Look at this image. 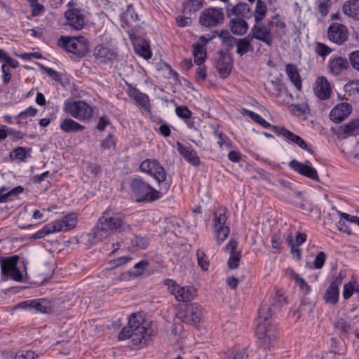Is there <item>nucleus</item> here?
<instances>
[{"instance_id":"obj_1","label":"nucleus","mask_w":359,"mask_h":359,"mask_svg":"<svg viewBox=\"0 0 359 359\" xmlns=\"http://www.w3.org/2000/svg\"><path fill=\"white\" fill-rule=\"evenodd\" d=\"M95 228V236L100 238L107 237L116 231L130 230V225L123 222V215L114 208L109 206L99 218Z\"/></svg>"},{"instance_id":"obj_2","label":"nucleus","mask_w":359,"mask_h":359,"mask_svg":"<svg viewBox=\"0 0 359 359\" xmlns=\"http://www.w3.org/2000/svg\"><path fill=\"white\" fill-rule=\"evenodd\" d=\"M271 316V309L266 305L258 310L255 334L259 343L264 347L271 346L278 334L276 325L272 323Z\"/></svg>"},{"instance_id":"obj_3","label":"nucleus","mask_w":359,"mask_h":359,"mask_svg":"<svg viewBox=\"0 0 359 359\" xmlns=\"http://www.w3.org/2000/svg\"><path fill=\"white\" fill-rule=\"evenodd\" d=\"M129 189L137 202H151L161 197V192L153 188L141 177L133 178L129 183Z\"/></svg>"},{"instance_id":"obj_4","label":"nucleus","mask_w":359,"mask_h":359,"mask_svg":"<svg viewBox=\"0 0 359 359\" xmlns=\"http://www.w3.org/2000/svg\"><path fill=\"white\" fill-rule=\"evenodd\" d=\"M128 325L133 330V342L136 346L145 344L152 330L150 322L144 319L140 313H133L128 319Z\"/></svg>"},{"instance_id":"obj_5","label":"nucleus","mask_w":359,"mask_h":359,"mask_svg":"<svg viewBox=\"0 0 359 359\" xmlns=\"http://www.w3.org/2000/svg\"><path fill=\"white\" fill-rule=\"evenodd\" d=\"M259 125L265 129H272L277 135L282 136L288 144L297 145L311 154L314 153L311 145L308 144L304 140L292 131L286 129L285 127L272 126L264 118Z\"/></svg>"},{"instance_id":"obj_6","label":"nucleus","mask_w":359,"mask_h":359,"mask_svg":"<svg viewBox=\"0 0 359 359\" xmlns=\"http://www.w3.org/2000/svg\"><path fill=\"white\" fill-rule=\"evenodd\" d=\"M228 218L229 212L225 207H219L213 212V228L218 245L222 243L230 233V228L226 224Z\"/></svg>"},{"instance_id":"obj_7","label":"nucleus","mask_w":359,"mask_h":359,"mask_svg":"<svg viewBox=\"0 0 359 359\" xmlns=\"http://www.w3.org/2000/svg\"><path fill=\"white\" fill-rule=\"evenodd\" d=\"M63 46L67 52L72 54L74 59H80L84 57L89 50V44L86 37L79 36L76 37H61Z\"/></svg>"},{"instance_id":"obj_8","label":"nucleus","mask_w":359,"mask_h":359,"mask_svg":"<svg viewBox=\"0 0 359 359\" xmlns=\"http://www.w3.org/2000/svg\"><path fill=\"white\" fill-rule=\"evenodd\" d=\"M64 110L79 121L89 120L93 115V108L83 100H67Z\"/></svg>"},{"instance_id":"obj_9","label":"nucleus","mask_w":359,"mask_h":359,"mask_svg":"<svg viewBox=\"0 0 359 359\" xmlns=\"http://www.w3.org/2000/svg\"><path fill=\"white\" fill-rule=\"evenodd\" d=\"M163 283L177 302H190L196 296V290L192 286H180L176 281L169 278L165 279Z\"/></svg>"},{"instance_id":"obj_10","label":"nucleus","mask_w":359,"mask_h":359,"mask_svg":"<svg viewBox=\"0 0 359 359\" xmlns=\"http://www.w3.org/2000/svg\"><path fill=\"white\" fill-rule=\"evenodd\" d=\"M140 170L155 179L160 185L167 178V172L163 166L155 158H147L140 165Z\"/></svg>"},{"instance_id":"obj_11","label":"nucleus","mask_w":359,"mask_h":359,"mask_svg":"<svg viewBox=\"0 0 359 359\" xmlns=\"http://www.w3.org/2000/svg\"><path fill=\"white\" fill-rule=\"evenodd\" d=\"M224 13L222 8L210 7L200 14L199 23L205 27H215L224 22Z\"/></svg>"},{"instance_id":"obj_12","label":"nucleus","mask_w":359,"mask_h":359,"mask_svg":"<svg viewBox=\"0 0 359 359\" xmlns=\"http://www.w3.org/2000/svg\"><path fill=\"white\" fill-rule=\"evenodd\" d=\"M204 310L198 303L187 304L185 309L179 313V318L183 323L197 325L203 318Z\"/></svg>"},{"instance_id":"obj_13","label":"nucleus","mask_w":359,"mask_h":359,"mask_svg":"<svg viewBox=\"0 0 359 359\" xmlns=\"http://www.w3.org/2000/svg\"><path fill=\"white\" fill-rule=\"evenodd\" d=\"M74 4L73 0L67 3V6L69 9L65 13V17L67 25L75 30H81L85 23V16L81 9L74 8Z\"/></svg>"},{"instance_id":"obj_14","label":"nucleus","mask_w":359,"mask_h":359,"mask_svg":"<svg viewBox=\"0 0 359 359\" xmlns=\"http://www.w3.org/2000/svg\"><path fill=\"white\" fill-rule=\"evenodd\" d=\"M248 35L252 39H257L268 46H271L273 43V36L270 28L261 22H255Z\"/></svg>"},{"instance_id":"obj_15","label":"nucleus","mask_w":359,"mask_h":359,"mask_svg":"<svg viewBox=\"0 0 359 359\" xmlns=\"http://www.w3.org/2000/svg\"><path fill=\"white\" fill-rule=\"evenodd\" d=\"M288 165L292 170L299 174L313 180L318 181L319 177L318 172L316 169L311 165L309 161L302 163L296 159H293L289 162Z\"/></svg>"},{"instance_id":"obj_16","label":"nucleus","mask_w":359,"mask_h":359,"mask_svg":"<svg viewBox=\"0 0 359 359\" xmlns=\"http://www.w3.org/2000/svg\"><path fill=\"white\" fill-rule=\"evenodd\" d=\"M327 36L332 43L341 45L348 37L346 27L340 23H332L328 27Z\"/></svg>"},{"instance_id":"obj_17","label":"nucleus","mask_w":359,"mask_h":359,"mask_svg":"<svg viewBox=\"0 0 359 359\" xmlns=\"http://www.w3.org/2000/svg\"><path fill=\"white\" fill-rule=\"evenodd\" d=\"M352 106L347 102L337 104L330 111V119L334 123H340L344 121L351 113Z\"/></svg>"},{"instance_id":"obj_18","label":"nucleus","mask_w":359,"mask_h":359,"mask_svg":"<svg viewBox=\"0 0 359 359\" xmlns=\"http://www.w3.org/2000/svg\"><path fill=\"white\" fill-rule=\"evenodd\" d=\"M20 306L25 309L30 311L34 310L36 312L48 313L52 311V305L46 299H36L22 302Z\"/></svg>"},{"instance_id":"obj_19","label":"nucleus","mask_w":359,"mask_h":359,"mask_svg":"<svg viewBox=\"0 0 359 359\" xmlns=\"http://www.w3.org/2000/svg\"><path fill=\"white\" fill-rule=\"evenodd\" d=\"M77 215L69 213L60 219L52 222L53 231L55 232L67 231L74 229L77 224Z\"/></svg>"},{"instance_id":"obj_20","label":"nucleus","mask_w":359,"mask_h":359,"mask_svg":"<svg viewBox=\"0 0 359 359\" xmlns=\"http://www.w3.org/2000/svg\"><path fill=\"white\" fill-rule=\"evenodd\" d=\"M95 59L100 63L108 64L116 60L118 55L115 50L104 45H98L93 53Z\"/></svg>"},{"instance_id":"obj_21","label":"nucleus","mask_w":359,"mask_h":359,"mask_svg":"<svg viewBox=\"0 0 359 359\" xmlns=\"http://www.w3.org/2000/svg\"><path fill=\"white\" fill-rule=\"evenodd\" d=\"M313 90L316 96L321 100L330 98L332 94L331 85L325 76L317 78Z\"/></svg>"},{"instance_id":"obj_22","label":"nucleus","mask_w":359,"mask_h":359,"mask_svg":"<svg viewBox=\"0 0 359 359\" xmlns=\"http://www.w3.org/2000/svg\"><path fill=\"white\" fill-rule=\"evenodd\" d=\"M179 154L191 165L198 166L201 164V159L197 152L191 145H184L180 142H177Z\"/></svg>"},{"instance_id":"obj_23","label":"nucleus","mask_w":359,"mask_h":359,"mask_svg":"<svg viewBox=\"0 0 359 359\" xmlns=\"http://www.w3.org/2000/svg\"><path fill=\"white\" fill-rule=\"evenodd\" d=\"M128 96L134 100L138 105L141 106L144 109V111H149L151 106L149 96L142 93L137 88L133 87L131 84H128Z\"/></svg>"},{"instance_id":"obj_24","label":"nucleus","mask_w":359,"mask_h":359,"mask_svg":"<svg viewBox=\"0 0 359 359\" xmlns=\"http://www.w3.org/2000/svg\"><path fill=\"white\" fill-rule=\"evenodd\" d=\"M274 91L271 93L273 100L279 105H285L289 103L292 95L287 90L283 88L280 83L271 81Z\"/></svg>"},{"instance_id":"obj_25","label":"nucleus","mask_w":359,"mask_h":359,"mask_svg":"<svg viewBox=\"0 0 359 359\" xmlns=\"http://www.w3.org/2000/svg\"><path fill=\"white\" fill-rule=\"evenodd\" d=\"M349 67L348 61L342 57L330 58L328 62V68L330 73L334 76L341 74Z\"/></svg>"},{"instance_id":"obj_26","label":"nucleus","mask_w":359,"mask_h":359,"mask_svg":"<svg viewBox=\"0 0 359 359\" xmlns=\"http://www.w3.org/2000/svg\"><path fill=\"white\" fill-rule=\"evenodd\" d=\"M226 13L228 18H231L233 15L238 16L237 18L246 17L250 13V8L246 3L238 2L235 6L230 5L226 6Z\"/></svg>"},{"instance_id":"obj_27","label":"nucleus","mask_w":359,"mask_h":359,"mask_svg":"<svg viewBox=\"0 0 359 359\" xmlns=\"http://www.w3.org/2000/svg\"><path fill=\"white\" fill-rule=\"evenodd\" d=\"M18 257L13 255L8 257H0L1 278L5 281L8 277L10 271L17 266Z\"/></svg>"},{"instance_id":"obj_28","label":"nucleus","mask_w":359,"mask_h":359,"mask_svg":"<svg viewBox=\"0 0 359 359\" xmlns=\"http://www.w3.org/2000/svg\"><path fill=\"white\" fill-rule=\"evenodd\" d=\"M233 68V60L231 57L226 55H222L217 63V69L220 77L225 79L228 77Z\"/></svg>"},{"instance_id":"obj_29","label":"nucleus","mask_w":359,"mask_h":359,"mask_svg":"<svg viewBox=\"0 0 359 359\" xmlns=\"http://www.w3.org/2000/svg\"><path fill=\"white\" fill-rule=\"evenodd\" d=\"M252 39L249 35L244 38H236L235 41L232 44L233 48L234 46L236 47V53L241 57L248 52L253 51L254 48L252 45Z\"/></svg>"},{"instance_id":"obj_30","label":"nucleus","mask_w":359,"mask_h":359,"mask_svg":"<svg viewBox=\"0 0 359 359\" xmlns=\"http://www.w3.org/2000/svg\"><path fill=\"white\" fill-rule=\"evenodd\" d=\"M229 27L233 34L243 36L248 32V24L243 18H235L230 20Z\"/></svg>"},{"instance_id":"obj_31","label":"nucleus","mask_w":359,"mask_h":359,"mask_svg":"<svg viewBox=\"0 0 359 359\" xmlns=\"http://www.w3.org/2000/svg\"><path fill=\"white\" fill-rule=\"evenodd\" d=\"M285 72L288 78L292 84L295 86V88L298 90H301L302 86V79L300 77V74L299 70L296 65L293 64H287L285 67Z\"/></svg>"},{"instance_id":"obj_32","label":"nucleus","mask_w":359,"mask_h":359,"mask_svg":"<svg viewBox=\"0 0 359 359\" xmlns=\"http://www.w3.org/2000/svg\"><path fill=\"white\" fill-rule=\"evenodd\" d=\"M60 128L64 133H71L83 130L85 126L70 118H65L61 121Z\"/></svg>"},{"instance_id":"obj_33","label":"nucleus","mask_w":359,"mask_h":359,"mask_svg":"<svg viewBox=\"0 0 359 359\" xmlns=\"http://www.w3.org/2000/svg\"><path fill=\"white\" fill-rule=\"evenodd\" d=\"M343 12L345 15L359 20V0H348L344 3Z\"/></svg>"},{"instance_id":"obj_34","label":"nucleus","mask_w":359,"mask_h":359,"mask_svg":"<svg viewBox=\"0 0 359 359\" xmlns=\"http://www.w3.org/2000/svg\"><path fill=\"white\" fill-rule=\"evenodd\" d=\"M193 55L194 63L196 65H202L206 59V48L199 43L193 45Z\"/></svg>"},{"instance_id":"obj_35","label":"nucleus","mask_w":359,"mask_h":359,"mask_svg":"<svg viewBox=\"0 0 359 359\" xmlns=\"http://www.w3.org/2000/svg\"><path fill=\"white\" fill-rule=\"evenodd\" d=\"M31 151L32 149L30 148L18 147L10 154V157L13 160L26 161L27 158L31 157Z\"/></svg>"},{"instance_id":"obj_36","label":"nucleus","mask_w":359,"mask_h":359,"mask_svg":"<svg viewBox=\"0 0 359 359\" xmlns=\"http://www.w3.org/2000/svg\"><path fill=\"white\" fill-rule=\"evenodd\" d=\"M339 290L329 285L324 295L325 302L331 305H336L339 302Z\"/></svg>"},{"instance_id":"obj_37","label":"nucleus","mask_w":359,"mask_h":359,"mask_svg":"<svg viewBox=\"0 0 359 359\" xmlns=\"http://www.w3.org/2000/svg\"><path fill=\"white\" fill-rule=\"evenodd\" d=\"M267 8L262 0H257L255 9L254 18L256 22H261L266 17Z\"/></svg>"},{"instance_id":"obj_38","label":"nucleus","mask_w":359,"mask_h":359,"mask_svg":"<svg viewBox=\"0 0 359 359\" xmlns=\"http://www.w3.org/2000/svg\"><path fill=\"white\" fill-rule=\"evenodd\" d=\"M122 22L129 23L130 22H137L139 20V16L135 11L133 4L127 6L126 11L121 15Z\"/></svg>"},{"instance_id":"obj_39","label":"nucleus","mask_w":359,"mask_h":359,"mask_svg":"<svg viewBox=\"0 0 359 359\" xmlns=\"http://www.w3.org/2000/svg\"><path fill=\"white\" fill-rule=\"evenodd\" d=\"M204 0H186L184 4V11L187 13H192L201 9Z\"/></svg>"},{"instance_id":"obj_40","label":"nucleus","mask_w":359,"mask_h":359,"mask_svg":"<svg viewBox=\"0 0 359 359\" xmlns=\"http://www.w3.org/2000/svg\"><path fill=\"white\" fill-rule=\"evenodd\" d=\"M214 135L218 138L217 144L219 148L223 149L224 147L231 149L233 147L232 141L228 137V136L217 130H215Z\"/></svg>"},{"instance_id":"obj_41","label":"nucleus","mask_w":359,"mask_h":359,"mask_svg":"<svg viewBox=\"0 0 359 359\" xmlns=\"http://www.w3.org/2000/svg\"><path fill=\"white\" fill-rule=\"evenodd\" d=\"M358 129H359L358 121H351L341 126L342 133L344 137L353 135Z\"/></svg>"},{"instance_id":"obj_42","label":"nucleus","mask_w":359,"mask_h":359,"mask_svg":"<svg viewBox=\"0 0 359 359\" xmlns=\"http://www.w3.org/2000/svg\"><path fill=\"white\" fill-rule=\"evenodd\" d=\"M292 278L295 282V283L299 286L302 292L304 294H308L311 292V288L309 285V284L306 282V280L301 278L300 276L297 273H295L293 271H292Z\"/></svg>"},{"instance_id":"obj_43","label":"nucleus","mask_w":359,"mask_h":359,"mask_svg":"<svg viewBox=\"0 0 359 359\" xmlns=\"http://www.w3.org/2000/svg\"><path fill=\"white\" fill-rule=\"evenodd\" d=\"M358 285L355 280H350L348 283H346L343 287V292H342L343 298L345 300H347L349 298H351V297L353 295V294L356 290Z\"/></svg>"},{"instance_id":"obj_44","label":"nucleus","mask_w":359,"mask_h":359,"mask_svg":"<svg viewBox=\"0 0 359 359\" xmlns=\"http://www.w3.org/2000/svg\"><path fill=\"white\" fill-rule=\"evenodd\" d=\"M219 38L222 41V43L226 46L228 48L231 49L233 48V43L235 41V37H233L229 31L227 30H222L219 34Z\"/></svg>"},{"instance_id":"obj_45","label":"nucleus","mask_w":359,"mask_h":359,"mask_svg":"<svg viewBox=\"0 0 359 359\" xmlns=\"http://www.w3.org/2000/svg\"><path fill=\"white\" fill-rule=\"evenodd\" d=\"M198 264L201 267V269L205 271L208 270L210 262L208 257L205 255V253L198 250L196 252Z\"/></svg>"},{"instance_id":"obj_46","label":"nucleus","mask_w":359,"mask_h":359,"mask_svg":"<svg viewBox=\"0 0 359 359\" xmlns=\"http://www.w3.org/2000/svg\"><path fill=\"white\" fill-rule=\"evenodd\" d=\"M53 233H55V231H53V225L51 222L50 224L43 226L42 229L32 234V238L34 239H39Z\"/></svg>"},{"instance_id":"obj_47","label":"nucleus","mask_w":359,"mask_h":359,"mask_svg":"<svg viewBox=\"0 0 359 359\" xmlns=\"http://www.w3.org/2000/svg\"><path fill=\"white\" fill-rule=\"evenodd\" d=\"M175 111L176 115L184 121L191 118L193 114L189 107L184 105L177 106Z\"/></svg>"},{"instance_id":"obj_48","label":"nucleus","mask_w":359,"mask_h":359,"mask_svg":"<svg viewBox=\"0 0 359 359\" xmlns=\"http://www.w3.org/2000/svg\"><path fill=\"white\" fill-rule=\"evenodd\" d=\"M135 50L139 55L144 59H150L152 56L149 46L147 43L137 44Z\"/></svg>"},{"instance_id":"obj_49","label":"nucleus","mask_w":359,"mask_h":359,"mask_svg":"<svg viewBox=\"0 0 359 359\" xmlns=\"http://www.w3.org/2000/svg\"><path fill=\"white\" fill-rule=\"evenodd\" d=\"M149 263L147 260L143 259L136 263L134 265V271L132 272V275L138 277L143 274L145 269L149 266Z\"/></svg>"},{"instance_id":"obj_50","label":"nucleus","mask_w":359,"mask_h":359,"mask_svg":"<svg viewBox=\"0 0 359 359\" xmlns=\"http://www.w3.org/2000/svg\"><path fill=\"white\" fill-rule=\"evenodd\" d=\"M241 259V255L240 252L230 253L227 263L229 268L231 269H235L238 268L239 266Z\"/></svg>"},{"instance_id":"obj_51","label":"nucleus","mask_w":359,"mask_h":359,"mask_svg":"<svg viewBox=\"0 0 359 359\" xmlns=\"http://www.w3.org/2000/svg\"><path fill=\"white\" fill-rule=\"evenodd\" d=\"M41 70L43 72L46 73L50 77H51L54 81L60 82L61 81V76L60 73L53 68L48 67L42 64L39 65Z\"/></svg>"},{"instance_id":"obj_52","label":"nucleus","mask_w":359,"mask_h":359,"mask_svg":"<svg viewBox=\"0 0 359 359\" xmlns=\"http://www.w3.org/2000/svg\"><path fill=\"white\" fill-rule=\"evenodd\" d=\"M326 258H327V255L324 252H323V251L319 252L317 254V255L313 262V268L315 269H322L325 263Z\"/></svg>"},{"instance_id":"obj_53","label":"nucleus","mask_w":359,"mask_h":359,"mask_svg":"<svg viewBox=\"0 0 359 359\" xmlns=\"http://www.w3.org/2000/svg\"><path fill=\"white\" fill-rule=\"evenodd\" d=\"M291 107L292 112L297 116L306 114L309 112V106L305 103L292 104Z\"/></svg>"},{"instance_id":"obj_54","label":"nucleus","mask_w":359,"mask_h":359,"mask_svg":"<svg viewBox=\"0 0 359 359\" xmlns=\"http://www.w3.org/2000/svg\"><path fill=\"white\" fill-rule=\"evenodd\" d=\"M348 62L353 69L359 72V50L352 51L348 54Z\"/></svg>"},{"instance_id":"obj_55","label":"nucleus","mask_w":359,"mask_h":359,"mask_svg":"<svg viewBox=\"0 0 359 359\" xmlns=\"http://www.w3.org/2000/svg\"><path fill=\"white\" fill-rule=\"evenodd\" d=\"M4 128L6 130L7 137L10 136L13 140H22L24 137V133L18 130L8 127L4 125Z\"/></svg>"},{"instance_id":"obj_56","label":"nucleus","mask_w":359,"mask_h":359,"mask_svg":"<svg viewBox=\"0 0 359 359\" xmlns=\"http://www.w3.org/2000/svg\"><path fill=\"white\" fill-rule=\"evenodd\" d=\"M332 52V49L323 43H317L316 46V53L321 57H326Z\"/></svg>"},{"instance_id":"obj_57","label":"nucleus","mask_w":359,"mask_h":359,"mask_svg":"<svg viewBox=\"0 0 359 359\" xmlns=\"http://www.w3.org/2000/svg\"><path fill=\"white\" fill-rule=\"evenodd\" d=\"M101 147L103 149H114L116 147L115 137L112 134H109L107 137L102 142Z\"/></svg>"},{"instance_id":"obj_58","label":"nucleus","mask_w":359,"mask_h":359,"mask_svg":"<svg viewBox=\"0 0 359 359\" xmlns=\"http://www.w3.org/2000/svg\"><path fill=\"white\" fill-rule=\"evenodd\" d=\"M15 359H38V355L32 351H20L15 353Z\"/></svg>"},{"instance_id":"obj_59","label":"nucleus","mask_w":359,"mask_h":359,"mask_svg":"<svg viewBox=\"0 0 359 359\" xmlns=\"http://www.w3.org/2000/svg\"><path fill=\"white\" fill-rule=\"evenodd\" d=\"M32 8V15L33 17L41 16L45 12V7L43 5L36 2L30 4Z\"/></svg>"},{"instance_id":"obj_60","label":"nucleus","mask_w":359,"mask_h":359,"mask_svg":"<svg viewBox=\"0 0 359 359\" xmlns=\"http://www.w3.org/2000/svg\"><path fill=\"white\" fill-rule=\"evenodd\" d=\"M37 109L33 107H27L24 111H22L18 114L17 118L19 120H24L28 117H33L36 114Z\"/></svg>"},{"instance_id":"obj_61","label":"nucleus","mask_w":359,"mask_h":359,"mask_svg":"<svg viewBox=\"0 0 359 359\" xmlns=\"http://www.w3.org/2000/svg\"><path fill=\"white\" fill-rule=\"evenodd\" d=\"M1 71L2 72L1 79L4 85H7L11 80V73L8 66L3 64L1 67Z\"/></svg>"},{"instance_id":"obj_62","label":"nucleus","mask_w":359,"mask_h":359,"mask_svg":"<svg viewBox=\"0 0 359 359\" xmlns=\"http://www.w3.org/2000/svg\"><path fill=\"white\" fill-rule=\"evenodd\" d=\"M344 90L346 92H348L350 93H355L359 92V81L353 80L348 81L344 86Z\"/></svg>"},{"instance_id":"obj_63","label":"nucleus","mask_w":359,"mask_h":359,"mask_svg":"<svg viewBox=\"0 0 359 359\" xmlns=\"http://www.w3.org/2000/svg\"><path fill=\"white\" fill-rule=\"evenodd\" d=\"M130 337H133V330L132 327H130V325H128V326L124 327L121 330L118 335V339L119 341H123L130 338Z\"/></svg>"},{"instance_id":"obj_64","label":"nucleus","mask_w":359,"mask_h":359,"mask_svg":"<svg viewBox=\"0 0 359 359\" xmlns=\"http://www.w3.org/2000/svg\"><path fill=\"white\" fill-rule=\"evenodd\" d=\"M132 245L134 247H137L141 249L145 248L147 245L148 242L145 237L142 236H135L131 241Z\"/></svg>"}]
</instances>
